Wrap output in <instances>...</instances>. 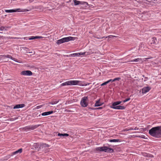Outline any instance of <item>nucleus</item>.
I'll return each instance as SVG.
<instances>
[{
    "instance_id": "14",
    "label": "nucleus",
    "mask_w": 161,
    "mask_h": 161,
    "mask_svg": "<svg viewBox=\"0 0 161 161\" xmlns=\"http://www.w3.org/2000/svg\"><path fill=\"white\" fill-rule=\"evenodd\" d=\"M85 54V53H74L73 54H71L69 55L68 56L69 57H72V56H79L81 55H83Z\"/></svg>"
},
{
    "instance_id": "6",
    "label": "nucleus",
    "mask_w": 161,
    "mask_h": 161,
    "mask_svg": "<svg viewBox=\"0 0 161 161\" xmlns=\"http://www.w3.org/2000/svg\"><path fill=\"white\" fill-rule=\"evenodd\" d=\"M20 74L25 76H31L32 75V73L30 70L23 71L21 72Z\"/></svg>"
},
{
    "instance_id": "23",
    "label": "nucleus",
    "mask_w": 161,
    "mask_h": 161,
    "mask_svg": "<svg viewBox=\"0 0 161 161\" xmlns=\"http://www.w3.org/2000/svg\"><path fill=\"white\" fill-rule=\"evenodd\" d=\"M10 27V26L4 27V26H1L0 27V30L2 31L5 30L6 31L7 30V28H9Z\"/></svg>"
},
{
    "instance_id": "39",
    "label": "nucleus",
    "mask_w": 161,
    "mask_h": 161,
    "mask_svg": "<svg viewBox=\"0 0 161 161\" xmlns=\"http://www.w3.org/2000/svg\"><path fill=\"white\" fill-rule=\"evenodd\" d=\"M102 108V107H99L97 108V109H101Z\"/></svg>"
},
{
    "instance_id": "15",
    "label": "nucleus",
    "mask_w": 161,
    "mask_h": 161,
    "mask_svg": "<svg viewBox=\"0 0 161 161\" xmlns=\"http://www.w3.org/2000/svg\"><path fill=\"white\" fill-rule=\"evenodd\" d=\"M25 105L23 104H18L16 105L14 107V109L19 108H22L25 107Z\"/></svg>"
},
{
    "instance_id": "21",
    "label": "nucleus",
    "mask_w": 161,
    "mask_h": 161,
    "mask_svg": "<svg viewBox=\"0 0 161 161\" xmlns=\"http://www.w3.org/2000/svg\"><path fill=\"white\" fill-rule=\"evenodd\" d=\"M142 61V58H137L136 59H135L133 60H131L130 61H129V62H141V61Z\"/></svg>"
},
{
    "instance_id": "5",
    "label": "nucleus",
    "mask_w": 161,
    "mask_h": 161,
    "mask_svg": "<svg viewBox=\"0 0 161 161\" xmlns=\"http://www.w3.org/2000/svg\"><path fill=\"white\" fill-rule=\"evenodd\" d=\"M20 8H18L16 9L6 10L5 11L7 13H12L17 12H26L29 11V10L27 9H24L23 10H20Z\"/></svg>"
},
{
    "instance_id": "1",
    "label": "nucleus",
    "mask_w": 161,
    "mask_h": 161,
    "mask_svg": "<svg viewBox=\"0 0 161 161\" xmlns=\"http://www.w3.org/2000/svg\"><path fill=\"white\" fill-rule=\"evenodd\" d=\"M149 133L151 136L155 137H161V126L153 127L149 130Z\"/></svg>"
},
{
    "instance_id": "24",
    "label": "nucleus",
    "mask_w": 161,
    "mask_h": 161,
    "mask_svg": "<svg viewBox=\"0 0 161 161\" xmlns=\"http://www.w3.org/2000/svg\"><path fill=\"white\" fill-rule=\"evenodd\" d=\"M64 40L63 38H62L58 40L57 42V43L58 44H60L62 43H64Z\"/></svg>"
},
{
    "instance_id": "8",
    "label": "nucleus",
    "mask_w": 161,
    "mask_h": 161,
    "mask_svg": "<svg viewBox=\"0 0 161 161\" xmlns=\"http://www.w3.org/2000/svg\"><path fill=\"white\" fill-rule=\"evenodd\" d=\"M120 79L119 78H115V79H114V80L110 79V80H108L107 81L103 83L102 84H101V86H103L104 85H105L110 82H113L116 80H118Z\"/></svg>"
},
{
    "instance_id": "36",
    "label": "nucleus",
    "mask_w": 161,
    "mask_h": 161,
    "mask_svg": "<svg viewBox=\"0 0 161 161\" xmlns=\"http://www.w3.org/2000/svg\"><path fill=\"white\" fill-rule=\"evenodd\" d=\"M87 5L89 6V7H91L92 6V5L89 4H88V5Z\"/></svg>"
},
{
    "instance_id": "25",
    "label": "nucleus",
    "mask_w": 161,
    "mask_h": 161,
    "mask_svg": "<svg viewBox=\"0 0 161 161\" xmlns=\"http://www.w3.org/2000/svg\"><path fill=\"white\" fill-rule=\"evenodd\" d=\"M157 40L155 38H152V42H151V44H156Z\"/></svg>"
},
{
    "instance_id": "7",
    "label": "nucleus",
    "mask_w": 161,
    "mask_h": 161,
    "mask_svg": "<svg viewBox=\"0 0 161 161\" xmlns=\"http://www.w3.org/2000/svg\"><path fill=\"white\" fill-rule=\"evenodd\" d=\"M39 125H29L28 126H26L25 127V130H34L36 129L37 127H38L39 126Z\"/></svg>"
},
{
    "instance_id": "40",
    "label": "nucleus",
    "mask_w": 161,
    "mask_h": 161,
    "mask_svg": "<svg viewBox=\"0 0 161 161\" xmlns=\"http://www.w3.org/2000/svg\"><path fill=\"white\" fill-rule=\"evenodd\" d=\"M84 5H85V7H87V5L86 4H83Z\"/></svg>"
},
{
    "instance_id": "19",
    "label": "nucleus",
    "mask_w": 161,
    "mask_h": 161,
    "mask_svg": "<svg viewBox=\"0 0 161 161\" xmlns=\"http://www.w3.org/2000/svg\"><path fill=\"white\" fill-rule=\"evenodd\" d=\"M42 37L41 36H31L29 38V40H31L36 39H40Z\"/></svg>"
},
{
    "instance_id": "16",
    "label": "nucleus",
    "mask_w": 161,
    "mask_h": 161,
    "mask_svg": "<svg viewBox=\"0 0 161 161\" xmlns=\"http://www.w3.org/2000/svg\"><path fill=\"white\" fill-rule=\"evenodd\" d=\"M53 113V111H48V112H45L42 113V114L41 115L42 116H44L48 115L50 114Z\"/></svg>"
},
{
    "instance_id": "10",
    "label": "nucleus",
    "mask_w": 161,
    "mask_h": 161,
    "mask_svg": "<svg viewBox=\"0 0 161 161\" xmlns=\"http://www.w3.org/2000/svg\"><path fill=\"white\" fill-rule=\"evenodd\" d=\"M73 80L67 81L61 84V86L73 85Z\"/></svg>"
},
{
    "instance_id": "18",
    "label": "nucleus",
    "mask_w": 161,
    "mask_h": 161,
    "mask_svg": "<svg viewBox=\"0 0 161 161\" xmlns=\"http://www.w3.org/2000/svg\"><path fill=\"white\" fill-rule=\"evenodd\" d=\"M22 148L19 149V150H18L16 151L13 152V153H12V155H14L18 154L19 153H22Z\"/></svg>"
},
{
    "instance_id": "26",
    "label": "nucleus",
    "mask_w": 161,
    "mask_h": 161,
    "mask_svg": "<svg viewBox=\"0 0 161 161\" xmlns=\"http://www.w3.org/2000/svg\"><path fill=\"white\" fill-rule=\"evenodd\" d=\"M58 136H69V135L67 133H64V134H61L60 133H58Z\"/></svg>"
},
{
    "instance_id": "13",
    "label": "nucleus",
    "mask_w": 161,
    "mask_h": 161,
    "mask_svg": "<svg viewBox=\"0 0 161 161\" xmlns=\"http://www.w3.org/2000/svg\"><path fill=\"white\" fill-rule=\"evenodd\" d=\"M111 108L116 109H125V107L124 106L118 105L115 107H110Z\"/></svg>"
},
{
    "instance_id": "3",
    "label": "nucleus",
    "mask_w": 161,
    "mask_h": 161,
    "mask_svg": "<svg viewBox=\"0 0 161 161\" xmlns=\"http://www.w3.org/2000/svg\"><path fill=\"white\" fill-rule=\"evenodd\" d=\"M97 150L100 151H104L105 152L112 153L114 151L112 148H108L106 146L99 147L97 148Z\"/></svg>"
},
{
    "instance_id": "2",
    "label": "nucleus",
    "mask_w": 161,
    "mask_h": 161,
    "mask_svg": "<svg viewBox=\"0 0 161 161\" xmlns=\"http://www.w3.org/2000/svg\"><path fill=\"white\" fill-rule=\"evenodd\" d=\"M88 102L89 100L87 97L84 96L82 98L80 104L82 107H86L88 106Z\"/></svg>"
},
{
    "instance_id": "31",
    "label": "nucleus",
    "mask_w": 161,
    "mask_h": 161,
    "mask_svg": "<svg viewBox=\"0 0 161 161\" xmlns=\"http://www.w3.org/2000/svg\"><path fill=\"white\" fill-rule=\"evenodd\" d=\"M130 98H126V99H125L124 100L123 102L124 103H125L127 101H129L130 100Z\"/></svg>"
},
{
    "instance_id": "32",
    "label": "nucleus",
    "mask_w": 161,
    "mask_h": 161,
    "mask_svg": "<svg viewBox=\"0 0 161 161\" xmlns=\"http://www.w3.org/2000/svg\"><path fill=\"white\" fill-rule=\"evenodd\" d=\"M116 37V36H112V35H110V36H109L106 37V38L108 37L109 38H111L112 37Z\"/></svg>"
},
{
    "instance_id": "33",
    "label": "nucleus",
    "mask_w": 161,
    "mask_h": 161,
    "mask_svg": "<svg viewBox=\"0 0 161 161\" xmlns=\"http://www.w3.org/2000/svg\"><path fill=\"white\" fill-rule=\"evenodd\" d=\"M145 154L144 155V156H146L148 157H151V156H150L151 155L148 154H147V153H145Z\"/></svg>"
},
{
    "instance_id": "27",
    "label": "nucleus",
    "mask_w": 161,
    "mask_h": 161,
    "mask_svg": "<svg viewBox=\"0 0 161 161\" xmlns=\"http://www.w3.org/2000/svg\"><path fill=\"white\" fill-rule=\"evenodd\" d=\"M2 56L3 57H4L7 58H11V59H12V57L10 55H8V54L4 55H3Z\"/></svg>"
},
{
    "instance_id": "29",
    "label": "nucleus",
    "mask_w": 161,
    "mask_h": 161,
    "mask_svg": "<svg viewBox=\"0 0 161 161\" xmlns=\"http://www.w3.org/2000/svg\"><path fill=\"white\" fill-rule=\"evenodd\" d=\"M151 58L149 57V58H143V59H142V61H141V62H143L144 61H146V60L149 59Z\"/></svg>"
},
{
    "instance_id": "37",
    "label": "nucleus",
    "mask_w": 161,
    "mask_h": 161,
    "mask_svg": "<svg viewBox=\"0 0 161 161\" xmlns=\"http://www.w3.org/2000/svg\"><path fill=\"white\" fill-rule=\"evenodd\" d=\"M16 119H17V118H16ZM16 119V118H12L11 119V120H14L15 119Z\"/></svg>"
},
{
    "instance_id": "20",
    "label": "nucleus",
    "mask_w": 161,
    "mask_h": 161,
    "mask_svg": "<svg viewBox=\"0 0 161 161\" xmlns=\"http://www.w3.org/2000/svg\"><path fill=\"white\" fill-rule=\"evenodd\" d=\"M122 103V101H117L113 103L112 104V106L110 107H115L119 104Z\"/></svg>"
},
{
    "instance_id": "35",
    "label": "nucleus",
    "mask_w": 161,
    "mask_h": 161,
    "mask_svg": "<svg viewBox=\"0 0 161 161\" xmlns=\"http://www.w3.org/2000/svg\"><path fill=\"white\" fill-rule=\"evenodd\" d=\"M145 80H144V81H147V80H148V78L147 77H145Z\"/></svg>"
},
{
    "instance_id": "4",
    "label": "nucleus",
    "mask_w": 161,
    "mask_h": 161,
    "mask_svg": "<svg viewBox=\"0 0 161 161\" xmlns=\"http://www.w3.org/2000/svg\"><path fill=\"white\" fill-rule=\"evenodd\" d=\"M73 85H78L80 86H85L89 85L90 83H88L87 84L84 82H82L80 81L77 80H73Z\"/></svg>"
},
{
    "instance_id": "38",
    "label": "nucleus",
    "mask_w": 161,
    "mask_h": 161,
    "mask_svg": "<svg viewBox=\"0 0 161 161\" xmlns=\"http://www.w3.org/2000/svg\"><path fill=\"white\" fill-rule=\"evenodd\" d=\"M29 1L30 3H31L33 2V1L32 0H29Z\"/></svg>"
},
{
    "instance_id": "12",
    "label": "nucleus",
    "mask_w": 161,
    "mask_h": 161,
    "mask_svg": "<svg viewBox=\"0 0 161 161\" xmlns=\"http://www.w3.org/2000/svg\"><path fill=\"white\" fill-rule=\"evenodd\" d=\"M75 39V37L71 36H69L63 38L64 42H69L71 40H74Z\"/></svg>"
},
{
    "instance_id": "34",
    "label": "nucleus",
    "mask_w": 161,
    "mask_h": 161,
    "mask_svg": "<svg viewBox=\"0 0 161 161\" xmlns=\"http://www.w3.org/2000/svg\"><path fill=\"white\" fill-rule=\"evenodd\" d=\"M58 103V102H56V103H55V102H52L51 103V104H55V103Z\"/></svg>"
},
{
    "instance_id": "17",
    "label": "nucleus",
    "mask_w": 161,
    "mask_h": 161,
    "mask_svg": "<svg viewBox=\"0 0 161 161\" xmlns=\"http://www.w3.org/2000/svg\"><path fill=\"white\" fill-rule=\"evenodd\" d=\"M103 104V103H102L100 102V99H99L98 100L96 101V102L95 104V107L99 106L102 105Z\"/></svg>"
},
{
    "instance_id": "22",
    "label": "nucleus",
    "mask_w": 161,
    "mask_h": 161,
    "mask_svg": "<svg viewBox=\"0 0 161 161\" xmlns=\"http://www.w3.org/2000/svg\"><path fill=\"white\" fill-rule=\"evenodd\" d=\"M108 141L112 142H120L121 141L119 139H108Z\"/></svg>"
},
{
    "instance_id": "28",
    "label": "nucleus",
    "mask_w": 161,
    "mask_h": 161,
    "mask_svg": "<svg viewBox=\"0 0 161 161\" xmlns=\"http://www.w3.org/2000/svg\"><path fill=\"white\" fill-rule=\"evenodd\" d=\"M7 38L8 39H19V38L17 37H7Z\"/></svg>"
},
{
    "instance_id": "41",
    "label": "nucleus",
    "mask_w": 161,
    "mask_h": 161,
    "mask_svg": "<svg viewBox=\"0 0 161 161\" xmlns=\"http://www.w3.org/2000/svg\"><path fill=\"white\" fill-rule=\"evenodd\" d=\"M1 36H0V38H1Z\"/></svg>"
},
{
    "instance_id": "30",
    "label": "nucleus",
    "mask_w": 161,
    "mask_h": 161,
    "mask_svg": "<svg viewBox=\"0 0 161 161\" xmlns=\"http://www.w3.org/2000/svg\"><path fill=\"white\" fill-rule=\"evenodd\" d=\"M11 59H12V60H13L16 62H18V63H20V62H19L18 61V60L17 59H16L15 58L12 57V58Z\"/></svg>"
},
{
    "instance_id": "11",
    "label": "nucleus",
    "mask_w": 161,
    "mask_h": 161,
    "mask_svg": "<svg viewBox=\"0 0 161 161\" xmlns=\"http://www.w3.org/2000/svg\"><path fill=\"white\" fill-rule=\"evenodd\" d=\"M151 89V88L148 86L144 87L142 89V93L145 94L148 92Z\"/></svg>"
},
{
    "instance_id": "9",
    "label": "nucleus",
    "mask_w": 161,
    "mask_h": 161,
    "mask_svg": "<svg viewBox=\"0 0 161 161\" xmlns=\"http://www.w3.org/2000/svg\"><path fill=\"white\" fill-rule=\"evenodd\" d=\"M73 1L74 2V5H75L84 4H86L87 5H88V3L86 2L80 1H77V0H73Z\"/></svg>"
}]
</instances>
